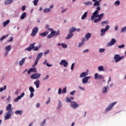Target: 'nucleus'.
<instances>
[{"label": "nucleus", "instance_id": "nucleus-1", "mask_svg": "<svg viewBox=\"0 0 126 126\" xmlns=\"http://www.w3.org/2000/svg\"><path fill=\"white\" fill-rule=\"evenodd\" d=\"M11 107H12V105L10 103L8 104L6 107V110L7 111V112L5 113L6 116L4 117L5 121L11 119V116H12V114H13V112H12L13 108H12Z\"/></svg>", "mask_w": 126, "mask_h": 126}, {"label": "nucleus", "instance_id": "nucleus-2", "mask_svg": "<svg viewBox=\"0 0 126 126\" xmlns=\"http://www.w3.org/2000/svg\"><path fill=\"white\" fill-rule=\"evenodd\" d=\"M35 45H36V43L35 42L30 44V46L25 49V51H28V52H31L32 50H33V51H38L39 48H41V44L38 46H35Z\"/></svg>", "mask_w": 126, "mask_h": 126}, {"label": "nucleus", "instance_id": "nucleus-3", "mask_svg": "<svg viewBox=\"0 0 126 126\" xmlns=\"http://www.w3.org/2000/svg\"><path fill=\"white\" fill-rule=\"evenodd\" d=\"M96 10L93 13L91 17V20H92V21H94L95 18H98V16H99V11L101 10V7H96Z\"/></svg>", "mask_w": 126, "mask_h": 126}, {"label": "nucleus", "instance_id": "nucleus-4", "mask_svg": "<svg viewBox=\"0 0 126 126\" xmlns=\"http://www.w3.org/2000/svg\"><path fill=\"white\" fill-rule=\"evenodd\" d=\"M117 104V101H114L110 103L108 107L106 108L105 111L104 112V114H107L108 112H110L113 109V107L115 106V105Z\"/></svg>", "mask_w": 126, "mask_h": 126}, {"label": "nucleus", "instance_id": "nucleus-5", "mask_svg": "<svg viewBox=\"0 0 126 126\" xmlns=\"http://www.w3.org/2000/svg\"><path fill=\"white\" fill-rule=\"evenodd\" d=\"M104 13H102L100 14H98V16L97 17L98 18H95L94 20V23H98V22H100L103 19V17H104Z\"/></svg>", "mask_w": 126, "mask_h": 126}, {"label": "nucleus", "instance_id": "nucleus-6", "mask_svg": "<svg viewBox=\"0 0 126 126\" xmlns=\"http://www.w3.org/2000/svg\"><path fill=\"white\" fill-rule=\"evenodd\" d=\"M124 58H125V56L121 57L119 54H116L114 55V59L115 61V63H119V62H121Z\"/></svg>", "mask_w": 126, "mask_h": 126}, {"label": "nucleus", "instance_id": "nucleus-7", "mask_svg": "<svg viewBox=\"0 0 126 126\" xmlns=\"http://www.w3.org/2000/svg\"><path fill=\"white\" fill-rule=\"evenodd\" d=\"M110 29V26L109 25H106L105 29H101L100 30V36L103 37L105 35V33Z\"/></svg>", "mask_w": 126, "mask_h": 126}, {"label": "nucleus", "instance_id": "nucleus-8", "mask_svg": "<svg viewBox=\"0 0 126 126\" xmlns=\"http://www.w3.org/2000/svg\"><path fill=\"white\" fill-rule=\"evenodd\" d=\"M41 77V74L39 73H35L31 76V79H39Z\"/></svg>", "mask_w": 126, "mask_h": 126}, {"label": "nucleus", "instance_id": "nucleus-9", "mask_svg": "<svg viewBox=\"0 0 126 126\" xmlns=\"http://www.w3.org/2000/svg\"><path fill=\"white\" fill-rule=\"evenodd\" d=\"M116 43H117V40H116L115 38H112L111 41L107 44L106 46L107 47H111L114 46Z\"/></svg>", "mask_w": 126, "mask_h": 126}, {"label": "nucleus", "instance_id": "nucleus-10", "mask_svg": "<svg viewBox=\"0 0 126 126\" xmlns=\"http://www.w3.org/2000/svg\"><path fill=\"white\" fill-rule=\"evenodd\" d=\"M60 65H63L64 67H67L68 66V62H66L65 60H62L60 63Z\"/></svg>", "mask_w": 126, "mask_h": 126}, {"label": "nucleus", "instance_id": "nucleus-11", "mask_svg": "<svg viewBox=\"0 0 126 126\" xmlns=\"http://www.w3.org/2000/svg\"><path fill=\"white\" fill-rule=\"evenodd\" d=\"M29 89L30 90V92H31V94H30V97L31 98H33V97H34V93H33V92H35V89L32 86H30L29 88Z\"/></svg>", "mask_w": 126, "mask_h": 126}, {"label": "nucleus", "instance_id": "nucleus-12", "mask_svg": "<svg viewBox=\"0 0 126 126\" xmlns=\"http://www.w3.org/2000/svg\"><path fill=\"white\" fill-rule=\"evenodd\" d=\"M38 31H39V29L38 27H34V29L32 30V33L31 34V35L32 36V37H34V36H35V35L38 33Z\"/></svg>", "mask_w": 126, "mask_h": 126}, {"label": "nucleus", "instance_id": "nucleus-13", "mask_svg": "<svg viewBox=\"0 0 126 126\" xmlns=\"http://www.w3.org/2000/svg\"><path fill=\"white\" fill-rule=\"evenodd\" d=\"M70 107H71L72 109H77V108L79 107V105L77 104L75 101H73L70 104Z\"/></svg>", "mask_w": 126, "mask_h": 126}, {"label": "nucleus", "instance_id": "nucleus-14", "mask_svg": "<svg viewBox=\"0 0 126 126\" xmlns=\"http://www.w3.org/2000/svg\"><path fill=\"white\" fill-rule=\"evenodd\" d=\"M109 90V86H104L102 88L101 92L103 94H105L106 92H108Z\"/></svg>", "mask_w": 126, "mask_h": 126}, {"label": "nucleus", "instance_id": "nucleus-15", "mask_svg": "<svg viewBox=\"0 0 126 126\" xmlns=\"http://www.w3.org/2000/svg\"><path fill=\"white\" fill-rule=\"evenodd\" d=\"M24 95H25V93H22L20 95H19L14 100V102H18V101H19V100H20L22 97L24 96Z\"/></svg>", "mask_w": 126, "mask_h": 126}, {"label": "nucleus", "instance_id": "nucleus-16", "mask_svg": "<svg viewBox=\"0 0 126 126\" xmlns=\"http://www.w3.org/2000/svg\"><path fill=\"white\" fill-rule=\"evenodd\" d=\"M88 75V72H82L80 75V78H84V77H86Z\"/></svg>", "mask_w": 126, "mask_h": 126}, {"label": "nucleus", "instance_id": "nucleus-17", "mask_svg": "<svg viewBox=\"0 0 126 126\" xmlns=\"http://www.w3.org/2000/svg\"><path fill=\"white\" fill-rule=\"evenodd\" d=\"M42 57H43V52H40L39 53H38L37 55L36 58L35 59L36 62L37 63V62H39V60H40V59H41V58H42Z\"/></svg>", "mask_w": 126, "mask_h": 126}, {"label": "nucleus", "instance_id": "nucleus-18", "mask_svg": "<svg viewBox=\"0 0 126 126\" xmlns=\"http://www.w3.org/2000/svg\"><path fill=\"white\" fill-rule=\"evenodd\" d=\"M73 100H74V97L71 96L70 97H66L65 101L66 103H70L71 104Z\"/></svg>", "mask_w": 126, "mask_h": 126}, {"label": "nucleus", "instance_id": "nucleus-19", "mask_svg": "<svg viewBox=\"0 0 126 126\" xmlns=\"http://www.w3.org/2000/svg\"><path fill=\"white\" fill-rule=\"evenodd\" d=\"M31 72H37V69L36 67H34L33 68H30L28 71V74H29Z\"/></svg>", "mask_w": 126, "mask_h": 126}, {"label": "nucleus", "instance_id": "nucleus-20", "mask_svg": "<svg viewBox=\"0 0 126 126\" xmlns=\"http://www.w3.org/2000/svg\"><path fill=\"white\" fill-rule=\"evenodd\" d=\"M26 59H27V57L24 58L21 60V61H20L19 62L20 66H22V65L24 64V63H25V61H26Z\"/></svg>", "mask_w": 126, "mask_h": 126}, {"label": "nucleus", "instance_id": "nucleus-21", "mask_svg": "<svg viewBox=\"0 0 126 126\" xmlns=\"http://www.w3.org/2000/svg\"><path fill=\"white\" fill-rule=\"evenodd\" d=\"M34 84L35 85L36 89H38L40 87V80H36L34 82Z\"/></svg>", "mask_w": 126, "mask_h": 126}, {"label": "nucleus", "instance_id": "nucleus-22", "mask_svg": "<svg viewBox=\"0 0 126 126\" xmlns=\"http://www.w3.org/2000/svg\"><path fill=\"white\" fill-rule=\"evenodd\" d=\"M58 107H57V109H58V110H60L63 106V103H62V101H61L60 100H58Z\"/></svg>", "mask_w": 126, "mask_h": 126}, {"label": "nucleus", "instance_id": "nucleus-23", "mask_svg": "<svg viewBox=\"0 0 126 126\" xmlns=\"http://www.w3.org/2000/svg\"><path fill=\"white\" fill-rule=\"evenodd\" d=\"M52 34H53L54 36H59V35H60V30H58L57 32L52 31Z\"/></svg>", "mask_w": 126, "mask_h": 126}, {"label": "nucleus", "instance_id": "nucleus-24", "mask_svg": "<svg viewBox=\"0 0 126 126\" xmlns=\"http://www.w3.org/2000/svg\"><path fill=\"white\" fill-rule=\"evenodd\" d=\"M85 37L87 41L89 40L90 38H91V33L88 32L85 34Z\"/></svg>", "mask_w": 126, "mask_h": 126}, {"label": "nucleus", "instance_id": "nucleus-25", "mask_svg": "<svg viewBox=\"0 0 126 126\" xmlns=\"http://www.w3.org/2000/svg\"><path fill=\"white\" fill-rule=\"evenodd\" d=\"M75 31H76V28L74 27H72L69 29V33H73V32H75Z\"/></svg>", "mask_w": 126, "mask_h": 126}, {"label": "nucleus", "instance_id": "nucleus-26", "mask_svg": "<svg viewBox=\"0 0 126 126\" xmlns=\"http://www.w3.org/2000/svg\"><path fill=\"white\" fill-rule=\"evenodd\" d=\"M13 1V0H5L4 3L5 5H7L8 4H10L11 3H12Z\"/></svg>", "mask_w": 126, "mask_h": 126}, {"label": "nucleus", "instance_id": "nucleus-27", "mask_svg": "<svg viewBox=\"0 0 126 126\" xmlns=\"http://www.w3.org/2000/svg\"><path fill=\"white\" fill-rule=\"evenodd\" d=\"M11 50V45H8L5 47V51L6 52H10Z\"/></svg>", "mask_w": 126, "mask_h": 126}, {"label": "nucleus", "instance_id": "nucleus-28", "mask_svg": "<svg viewBox=\"0 0 126 126\" xmlns=\"http://www.w3.org/2000/svg\"><path fill=\"white\" fill-rule=\"evenodd\" d=\"M73 33L69 32V33L67 34V36L66 37V39L67 40H68V39H70L71 37H73Z\"/></svg>", "mask_w": 126, "mask_h": 126}, {"label": "nucleus", "instance_id": "nucleus-29", "mask_svg": "<svg viewBox=\"0 0 126 126\" xmlns=\"http://www.w3.org/2000/svg\"><path fill=\"white\" fill-rule=\"evenodd\" d=\"M27 15V13L26 12H23L20 16V19H22V20L24 19L26 17Z\"/></svg>", "mask_w": 126, "mask_h": 126}, {"label": "nucleus", "instance_id": "nucleus-30", "mask_svg": "<svg viewBox=\"0 0 126 126\" xmlns=\"http://www.w3.org/2000/svg\"><path fill=\"white\" fill-rule=\"evenodd\" d=\"M23 113V111L22 110H16L15 111V115H20L21 116Z\"/></svg>", "mask_w": 126, "mask_h": 126}, {"label": "nucleus", "instance_id": "nucleus-31", "mask_svg": "<svg viewBox=\"0 0 126 126\" xmlns=\"http://www.w3.org/2000/svg\"><path fill=\"white\" fill-rule=\"evenodd\" d=\"M82 82L83 84H86V83L88 82V80L87 79L86 77H85L82 79Z\"/></svg>", "mask_w": 126, "mask_h": 126}, {"label": "nucleus", "instance_id": "nucleus-32", "mask_svg": "<svg viewBox=\"0 0 126 126\" xmlns=\"http://www.w3.org/2000/svg\"><path fill=\"white\" fill-rule=\"evenodd\" d=\"M97 69L98 70V71H105V69H104V66H102V65H100V66H99L98 67H97Z\"/></svg>", "mask_w": 126, "mask_h": 126}, {"label": "nucleus", "instance_id": "nucleus-33", "mask_svg": "<svg viewBox=\"0 0 126 126\" xmlns=\"http://www.w3.org/2000/svg\"><path fill=\"white\" fill-rule=\"evenodd\" d=\"M88 13V11H87V12H86L84 13V14L81 17L82 20H83L85 19V18H86V17H87V14Z\"/></svg>", "mask_w": 126, "mask_h": 126}, {"label": "nucleus", "instance_id": "nucleus-34", "mask_svg": "<svg viewBox=\"0 0 126 126\" xmlns=\"http://www.w3.org/2000/svg\"><path fill=\"white\" fill-rule=\"evenodd\" d=\"M48 34H49V32H45L43 33H40L39 35L40 36H42V37H46V36H47Z\"/></svg>", "mask_w": 126, "mask_h": 126}, {"label": "nucleus", "instance_id": "nucleus-35", "mask_svg": "<svg viewBox=\"0 0 126 126\" xmlns=\"http://www.w3.org/2000/svg\"><path fill=\"white\" fill-rule=\"evenodd\" d=\"M83 4H85V5L87 6L92 5V2L87 1L86 2H84Z\"/></svg>", "mask_w": 126, "mask_h": 126}, {"label": "nucleus", "instance_id": "nucleus-36", "mask_svg": "<svg viewBox=\"0 0 126 126\" xmlns=\"http://www.w3.org/2000/svg\"><path fill=\"white\" fill-rule=\"evenodd\" d=\"M110 23L108 21H104L101 22V26H104V25H106L107 24H109Z\"/></svg>", "mask_w": 126, "mask_h": 126}, {"label": "nucleus", "instance_id": "nucleus-37", "mask_svg": "<svg viewBox=\"0 0 126 126\" xmlns=\"http://www.w3.org/2000/svg\"><path fill=\"white\" fill-rule=\"evenodd\" d=\"M50 11H51V9H50V8H46L43 10L44 13H47L50 12Z\"/></svg>", "mask_w": 126, "mask_h": 126}, {"label": "nucleus", "instance_id": "nucleus-38", "mask_svg": "<svg viewBox=\"0 0 126 126\" xmlns=\"http://www.w3.org/2000/svg\"><path fill=\"white\" fill-rule=\"evenodd\" d=\"M10 22V21H9V20H7V21H5L3 23V27H5L6 26V25H8V24H9V22Z\"/></svg>", "mask_w": 126, "mask_h": 126}, {"label": "nucleus", "instance_id": "nucleus-39", "mask_svg": "<svg viewBox=\"0 0 126 126\" xmlns=\"http://www.w3.org/2000/svg\"><path fill=\"white\" fill-rule=\"evenodd\" d=\"M7 37H8V34H7L6 35H3L1 38H0V42H2V41H3V40H4V39Z\"/></svg>", "mask_w": 126, "mask_h": 126}, {"label": "nucleus", "instance_id": "nucleus-40", "mask_svg": "<svg viewBox=\"0 0 126 126\" xmlns=\"http://www.w3.org/2000/svg\"><path fill=\"white\" fill-rule=\"evenodd\" d=\"M126 26L123 28L120 32V33H126Z\"/></svg>", "mask_w": 126, "mask_h": 126}, {"label": "nucleus", "instance_id": "nucleus-41", "mask_svg": "<svg viewBox=\"0 0 126 126\" xmlns=\"http://www.w3.org/2000/svg\"><path fill=\"white\" fill-rule=\"evenodd\" d=\"M94 6H97L96 7H100V3H97L96 1H94L93 4Z\"/></svg>", "mask_w": 126, "mask_h": 126}, {"label": "nucleus", "instance_id": "nucleus-42", "mask_svg": "<svg viewBox=\"0 0 126 126\" xmlns=\"http://www.w3.org/2000/svg\"><path fill=\"white\" fill-rule=\"evenodd\" d=\"M114 4L116 6H118L120 5V4H121V1L119 0H118L115 2Z\"/></svg>", "mask_w": 126, "mask_h": 126}, {"label": "nucleus", "instance_id": "nucleus-43", "mask_svg": "<svg viewBox=\"0 0 126 126\" xmlns=\"http://www.w3.org/2000/svg\"><path fill=\"white\" fill-rule=\"evenodd\" d=\"M84 44H85L84 42H81L78 45L77 48H81V47H82V46H83L84 45Z\"/></svg>", "mask_w": 126, "mask_h": 126}, {"label": "nucleus", "instance_id": "nucleus-44", "mask_svg": "<svg viewBox=\"0 0 126 126\" xmlns=\"http://www.w3.org/2000/svg\"><path fill=\"white\" fill-rule=\"evenodd\" d=\"M45 125H46V119H44V120L40 124V126H44Z\"/></svg>", "mask_w": 126, "mask_h": 126}, {"label": "nucleus", "instance_id": "nucleus-45", "mask_svg": "<svg viewBox=\"0 0 126 126\" xmlns=\"http://www.w3.org/2000/svg\"><path fill=\"white\" fill-rule=\"evenodd\" d=\"M61 46H62L63 49H66V48H67V44L65 43H62Z\"/></svg>", "mask_w": 126, "mask_h": 126}, {"label": "nucleus", "instance_id": "nucleus-46", "mask_svg": "<svg viewBox=\"0 0 126 126\" xmlns=\"http://www.w3.org/2000/svg\"><path fill=\"white\" fill-rule=\"evenodd\" d=\"M5 89H6V86L4 85L3 88L2 87L0 88V92H2V91L5 90Z\"/></svg>", "mask_w": 126, "mask_h": 126}, {"label": "nucleus", "instance_id": "nucleus-47", "mask_svg": "<svg viewBox=\"0 0 126 126\" xmlns=\"http://www.w3.org/2000/svg\"><path fill=\"white\" fill-rule=\"evenodd\" d=\"M38 2H39V0H34L33 1V3L34 4V5H35V6L37 5Z\"/></svg>", "mask_w": 126, "mask_h": 126}, {"label": "nucleus", "instance_id": "nucleus-48", "mask_svg": "<svg viewBox=\"0 0 126 126\" xmlns=\"http://www.w3.org/2000/svg\"><path fill=\"white\" fill-rule=\"evenodd\" d=\"M99 78V75L97 73H96L94 74V79H95V80H97V79H98Z\"/></svg>", "mask_w": 126, "mask_h": 126}, {"label": "nucleus", "instance_id": "nucleus-49", "mask_svg": "<svg viewBox=\"0 0 126 126\" xmlns=\"http://www.w3.org/2000/svg\"><path fill=\"white\" fill-rule=\"evenodd\" d=\"M50 26L49 25H47L45 27V28L47 29V30H49V31H53V29H50Z\"/></svg>", "mask_w": 126, "mask_h": 126}, {"label": "nucleus", "instance_id": "nucleus-50", "mask_svg": "<svg viewBox=\"0 0 126 126\" xmlns=\"http://www.w3.org/2000/svg\"><path fill=\"white\" fill-rule=\"evenodd\" d=\"M49 77H50V76H49V75H46L45 77H44L42 80L43 81H45L46 80H47V79H48Z\"/></svg>", "mask_w": 126, "mask_h": 126}, {"label": "nucleus", "instance_id": "nucleus-51", "mask_svg": "<svg viewBox=\"0 0 126 126\" xmlns=\"http://www.w3.org/2000/svg\"><path fill=\"white\" fill-rule=\"evenodd\" d=\"M105 51H106V49H105V48H100L99 49V53H104V52H105Z\"/></svg>", "mask_w": 126, "mask_h": 126}, {"label": "nucleus", "instance_id": "nucleus-52", "mask_svg": "<svg viewBox=\"0 0 126 126\" xmlns=\"http://www.w3.org/2000/svg\"><path fill=\"white\" fill-rule=\"evenodd\" d=\"M12 41H13V37L11 36L8 39H7V42H12Z\"/></svg>", "mask_w": 126, "mask_h": 126}, {"label": "nucleus", "instance_id": "nucleus-53", "mask_svg": "<svg viewBox=\"0 0 126 126\" xmlns=\"http://www.w3.org/2000/svg\"><path fill=\"white\" fill-rule=\"evenodd\" d=\"M53 35H54V34L52 33V32H51V33L48 35L47 38L48 39H51V38L53 37Z\"/></svg>", "mask_w": 126, "mask_h": 126}, {"label": "nucleus", "instance_id": "nucleus-54", "mask_svg": "<svg viewBox=\"0 0 126 126\" xmlns=\"http://www.w3.org/2000/svg\"><path fill=\"white\" fill-rule=\"evenodd\" d=\"M63 94H65L66 93V87H65L64 89L62 90Z\"/></svg>", "mask_w": 126, "mask_h": 126}, {"label": "nucleus", "instance_id": "nucleus-55", "mask_svg": "<svg viewBox=\"0 0 126 126\" xmlns=\"http://www.w3.org/2000/svg\"><path fill=\"white\" fill-rule=\"evenodd\" d=\"M75 93H76V91H73L70 92V95H71V96H74Z\"/></svg>", "mask_w": 126, "mask_h": 126}, {"label": "nucleus", "instance_id": "nucleus-56", "mask_svg": "<svg viewBox=\"0 0 126 126\" xmlns=\"http://www.w3.org/2000/svg\"><path fill=\"white\" fill-rule=\"evenodd\" d=\"M49 53H50V50L49 49H48L47 51H46L44 53V55L45 57H46V56H47V55H48Z\"/></svg>", "mask_w": 126, "mask_h": 126}, {"label": "nucleus", "instance_id": "nucleus-57", "mask_svg": "<svg viewBox=\"0 0 126 126\" xmlns=\"http://www.w3.org/2000/svg\"><path fill=\"white\" fill-rule=\"evenodd\" d=\"M78 88L80 89L81 90H82V91H85V87H82L81 86H79Z\"/></svg>", "mask_w": 126, "mask_h": 126}, {"label": "nucleus", "instance_id": "nucleus-58", "mask_svg": "<svg viewBox=\"0 0 126 126\" xmlns=\"http://www.w3.org/2000/svg\"><path fill=\"white\" fill-rule=\"evenodd\" d=\"M118 48H119V49H123V48H125V44L119 45L118 46Z\"/></svg>", "mask_w": 126, "mask_h": 126}, {"label": "nucleus", "instance_id": "nucleus-59", "mask_svg": "<svg viewBox=\"0 0 126 126\" xmlns=\"http://www.w3.org/2000/svg\"><path fill=\"white\" fill-rule=\"evenodd\" d=\"M25 9H26V5H23L22 7V11H24V10H25Z\"/></svg>", "mask_w": 126, "mask_h": 126}, {"label": "nucleus", "instance_id": "nucleus-60", "mask_svg": "<svg viewBox=\"0 0 126 126\" xmlns=\"http://www.w3.org/2000/svg\"><path fill=\"white\" fill-rule=\"evenodd\" d=\"M62 88H59V90H58V94L59 95H61V94H62Z\"/></svg>", "mask_w": 126, "mask_h": 126}, {"label": "nucleus", "instance_id": "nucleus-61", "mask_svg": "<svg viewBox=\"0 0 126 126\" xmlns=\"http://www.w3.org/2000/svg\"><path fill=\"white\" fill-rule=\"evenodd\" d=\"M74 63H72L71 66V70H73V69L74 68Z\"/></svg>", "mask_w": 126, "mask_h": 126}, {"label": "nucleus", "instance_id": "nucleus-62", "mask_svg": "<svg viewBox=\"0 0 126 126\" xmlns=\"http://www.w3.org/2000/svg\"><path fill=\"white\" fill-rule=\"evenodd\" d=\"M10 96L9 95L7 98V103H9V102H10Z\"/></svg>", "mask_w": 126, "mask_h": 126}, {"label": "nucleus", "instance_id": "nucleus-63", "mask_svg": "<svg viewBox=\"0 0 126 126\" xmlns=\"http://www.w3.org/2000/svg\"><path fill=\"white\" fill-rule=\"evenodd\" d=\"M98 79H104V77L101 75L98 76Z\"/></svg>", "mask_w": 126, "mask_h": 126}, {"label": "nucleus", "instance_id": "nucleus-64", "mask_svg": "<svg viewBox=\"0 0 126 126\" xmlns=\"http://www.w3.org/2000/svg\"><path fill=\"white\" fill-rule=\"evenodd\" d=\"M40 105L41 104H40V103H37L36 104V107L37 108H39V107H40Z\"/></svg>", "mask_w": 126, "mask_h": 126}]
</instances>
